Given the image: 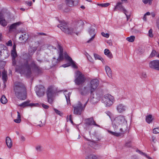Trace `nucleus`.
I'll use <instances>...</instances> for the list:
<instances>
[{
	"mask_svg": "<svg viewBox=\"0 0 159 159\" xmlns=\"http://www.w3.org/2000/svg\"><path fill=\"white\" fill-rule=\"evenodd\" d=\"M29 38V36L26 33H23L19 37V39L22 42H25Z\"/></svg>",
	"mask_w": 159,
	"mask_h": 159,
	"instance_id": "a211bd4d",
	"label": "nucleus"
},
{
	"mask_svg": "<svg viewBox=\"0 0 159 159\" xmlns=\"http://www.w3.org/2000/svg\"><path fill=\"white\" fill-rule=\"evenodd\" d=\"M11 55L12 57L13 64V65H15L16 64L15 62V58L17 56V54L16 51L14 50H12L11 52Z\"/></svg>",
	"mask_w": 159,
	"mask_h": 159,
	"instance_id": "a878e982",
	"label": "nucleus"
},
{
	"mask_svg": "<svg viewBox=\"0 0 159 159\" xmlns=\"http://www.w3.org/2000/svg\"><path fill=\"white\" fill-rule=\"evenodd\" d=\"M153 133L155 134L159 133V127L155 128L153 129Z\"/></svg>",
	"mask_w": 159,
	"mask_h": 159,
	"instance_id": "79ce46f5",
	"label": "nucleus"
},
{
	"mask_svg": "<svg viewBox=\"0 0 159 159\" xmlns=\"http://www.w3.org/2000/svg\"><path fill=\"white\" fill-rule=\"evenodd\" d=\"M0 101L2 103L5 104L7 103V100L5 96L4 95H3L0 99Z\"/></svg>",
	"mask_w": 159,
	"mask_h": 159,
	"instance_id": "473e14b6",
	"label": "nucleus"
},
{
	"mask_svg": "<svg viewBox=\"0 0 159 159\" xmlns=\"http://www.w3.org/2000/svg\"><path fill=\"white\" fill-rule=\"evenodd\" d=\"M36 150L39 151H40L41 150V147L40 146H38L36 147Z\"/></svg>",
	"mask_w": 159,
	"mask_h": 159,
	"instance_id": "052dcab7",
	"label": "nucleus"
},
{
	"mask_svg": "<svg viewBox=\"0 0 159 159\" xmlns=\"http://www.w3.org/2000/svg\"><path fill=\"white\" fill-rule=\"evenodd\" d=\"M101 34L103 36L107 38H108L109 36V34H105L103 32H102Z\"/></svg>",
	"mask_w": 159,
	"mask_h": 159,
	"instance_id": "de8ad7c7",
	"label": "nucleus"
},
{
	"mask_svg": "<svg viewBox=\"0 0 159 159\" xmlns=\"http://www.w3.org/2000/svg\"><path fill=\"white\" fill-rule=\"evenodd\" d=\"M89 32L90 36L91 37L87 42V43H90L95 38V29L92 27H91L89 29Z\"/></svg>",
	"mask_w": 159,
	"mask_h": 159,
	"instance_id": "ddd939ff",
	"label": "nucleus"
},
{
	"mask_svg": "<svg viewBox=\"0 0 159 159\" xmlns=\"http://www.w3.org/2000/svg\"><path fill=\"white\" fill-rule=\"evenodd\" d=\"M36 49L37 48L36 47H30L29 49L28 54L29 56H31L32 55Z\"/></svg>",
	"mask_w": 159,
	"mask_h": 159,
	"instance_id": "cd10ccee",
	"label": "nucleus"
},
{
	"mask_svg": "<svg viewBox=\"0 0 159 159\" xmlns=\"http://www.w3.org/2000/svg\"><path fill=\"white\" fill-rule=\"evenodd\" d=\"M23 72L21 71L20 73H24L27 76L30 75L33 72L39 74L42 73V69L33 60L26 61L23 66Z\"/></svg>",
	"mask_w": 159,
	"mask_h": 159,
	"instance_id": "f257e3e1",
	"label": "nucleus"
},
{
	"mask_svg": "<svg viewBox=\"0 0 159 159\" xmlns=\"http://www.w3.org/2000/svg\"><path fill=\"white\" fill-rule=\"evenodd\" d=\"M142 77L144 78H146L147 76L146 74L145 73H143L142 74Z\"/></svg>",
	"mask_w": 159,
	"mask_h": 159,
	"instance_id": "338daca9",
	"label": "nucleus"
},
{
	"mask_svg": "<svg viewBox=\"0 0 159 159\" xmlns=\"http://www.w3.org/2000/svg\"><path fill=\"white\" fill-rule=\"evenodd\" d=\"M156 54V52L155 50H152L151 53L149 57H152L155 56Z\"/></svg>",
	"mask_w": 159,
	"mask_h": 159,
	"instance_id": "37998d69",
	"label": "nucleus"
},
{
	"mask_svg": "<svg viewBox=\"0 0 159 159\" xmlns=\"http://www.w3.org/2000/svg\"><path fill=\"white\" fill-rule=\"evenodd\" d=\"M7 44L8 46H11L12 45L11 41V40L8 41L7 43Z\"/></svg>",
	"mask_w": 159,
	"mask_h": 159,
	"instance_id": "13d9d810",
	"label": "nucleus"
},
{
	"mask_svg": "<svg viewBox=\"0 0 159 159\" xmlns=\"http://www.w3.org/2000/svg\"><path fill=\"white\" fill-rule=\"evenodd\" d=\"M104 54L107 56L110 59H111L113 57V56L112 53L110 52L109 50L107 49H106L104 51Z\"/></svg>",
	"mask_w": 159,
	"mask_h": 159,
	"instance_id": "bb28decb",
	"label": "nucleus"
},
{
	"mask_svg": "<svg viewBox=\"0 0 159 159\" xmlns=\"http://www.w3.org/2000/svg\"><path fill=\"white\" fill-rule=\"evenodd\" d=\"M99 84V81L97 79H93L91 80L90 84H88V86L90 89L91 93L95 91L98 87Z\"/></svg>",
	"mask_w": 159,
	"mask_h": 159,
	"instance_id": "1a4fd4ad",
	"label": "nucleus"
},
{
	"mask_svg": "<svg viewBox=\"0 0 159 159\" xmlns=\"http://www.w3.org/2000/svg\"><path fill=\"white\" fill-rule=\"evenodd\" d=\"M114 98L113 96L109 94H105L102 98V101L107 106H110L113 103Z\"/></svg>",
	"mask_w": 159,
	"mask_h": 159,
	"instance_id": "0eeeda50",
	"label": "nucleus"
},
{
	"mask_svg": "<svg viewBox=\"0 0 159 159\" xmlns=\"http://www.w3.org/2000/svg\"><path fill=\"white\" fill-rule=\"evenodd\" d=\"M113 126L116 130L119 129L121 132L125 130L127 128V121L125 117L120 115L116 117L113 122Z\"/></svg>",
	"mask_w": 159,
	"mask_h": 159,
	"instance_id": "7ed1b4c3",
	"label": "nucleus"
},
{
	"mask_svg": "<svg viewBox=\"0 0 159 159\" xmlns=\"http://www.w3.org/2000/svg\"><path fill=\"white\" fill-rule=\"evenodd\" d=\"M88 102V100L86 101L84 104L83 106L80 101L78 102L76 104L73 105L72 107L74 108V113L77 115H80L84 111Z\"/></svg>",
	"mask_w": 159,
	"mask_h": 159,
	"instance_id": "20e7f679",
	"label": "nucleus"
},
{
	"mask_svg": "<svg viewBox=\"0 0 159 159\" xmlns=\"http://www.w3.org/2000/svg\"><path fill=\"white\" fill-rule=\"evenodd\" d=\"M75 74L74 82L75 84L80 85L83 84L86 80V78L84 75L78 70L75 72Z\"/></svg>",
	"mask_w": 159,
	"mask_h": 159,
	"instance_id": "39448f33",
	"label": "nucleus"
},
{
	"mask_svg": "<svg viewBox=\"0 0 159 159\" xmlns=\"http://www.w3.org/2000/svg\"><path fill=\"white\" fill-rule=\"evenodd\" d=\"M42 106L45 109H47L49 107L48 105H45L43 103H42Z\"/></svg>",
	"mask_w": 159,
	"mask_h": 159,
	"instance_id": "4d7b16f0",
	"label": "nucleus"
},
{
	"mask_svg": "<svg viewBox=\"0 0 159 159\" xmlns=\"http://www.w3.org/2000/svg\"><path fill=\"white\" fill-rule=\"evenodd\" d=\"M150 15H151L152 17H154L155 15V14L154 12H152L151 13Z\"/></svg>",
	"mask_w": 159,
	"mask_h": 159,
	"instance_id": "774afa93",
	"label": "nucleus"
},
{
	"mask_svg": "<svg viewBox=\"0 0 159 159\" xmlns=\"http://www.w3.org/2000/svg\"><path fill=\"white\" fill-rule=\"evenodd\" d=\"M67 92L66 90L64 92V94L65 96V97L66 99V101H67V104L68 105H71L70 103V95L71 94V93L69 92L67 94H66V92Z\"/></svg>",
	"mask_w": 159,
	"mask_h": 159,
	"instance_id": "4be33fe9",
	"label": "nucleus"
},
{
	"mask_svg": "<svg viewBox=\"0 0 159 159\" xmlns=\"http://www.w3.org/2000/svg\"><path fill=\"white\" fill-rule=\"evenodd\" d=\"M58 47H59L58 49L59 50V53H63V49L61 47V46L59 45Z\"/></svg>",
	"mask_w": 159,
	"mask_h": 159,
	"instance_id": "864d4df0",
	"label": "nucleus"
},
{
	"mask_svg": "<svg viewBox=\"0 0 159 159\" xmlns=\"http://www.w3.org/2000/svg\"><path fill=\"white\" fill-rule=\"evenodd\" d=\"M17 119H15L14 120V121L16 123H20L21 121L20 120V113L18 111H17Z\"/></svg>",
	"mask_w": 159,
	"mask_h": 159,
	"instance_id": "f704fd0d",
	"label": "nucleus"
},
{
	"mask_svg": "<svg viewBox=\"0 0 159 159\" xmlns=\"http://www.w3.org/2000/svg\"><path fill=\"white\" fill-rule=\"evenodd\" d=\"M64 56L65 58L70 62V61H72V58L70 57L66 53L65 54Z\"/></svg>",
	"mask_w": 159,
	"mask_h": 159,
	"instance_id": "58836bf2",
	"label": "nucleus"
},
{
	"mask_svg": "<svg viewBox=\"0 0 159 159\" xmlns=\"http://www.w3.org/2000/svg\"><path fill=\"white\" fill-rule=\"evenodd\" d=\"M6 142L7 147L9 148H11L12 146V142L11 138L7 137L6 139Z\"/></svg>",
	"mask_w": 159,
	"mask_h": 159,
	"instance_id": "412c9836",
	"label": "nucleus"
},
{
	"mask_svg": "<svg viewBox=\"0 0 159 159\" xmlns=\"http://www.w3.org/2000/svg\"><path fill=\"white\" fill-rule=\"evenodd\" d=\"M145 51V49L143 48H142L141 49L140 51V53H141V54L143 53Z\"/></svg>",
	"mask_w": 159,
	"mask_h": 159,
	"instance_id": "0e129e2a",
	"label": "nucleus"
},
{
	"mask_svg": "<svg viewBox=\"0 0 159 159\" xmlns=\"http://www.w3.org/2000/svg\"><path fill=\"white\" fill-rule=\"evenodd\" d=\"M125 146L127 147H131V143L130 142H128L126 143L125 144Z\"/></svg>",
	"mask_w": 159,
	"mask_h": 159,
	"instance_id": "8fccbe9b",
	"label": "nucleus"
},
{
	"mask_svg": "<svg viewBox=\"0 0 159 159\" xmlns=\"http://www.w3.org/2000/svg\"><path fill=\"white\" fill-rule=\"evenodd\" d=\"M107 131L109 133L112 135L118 137L120 136L121 134V133L119 132H113L110 130H108Z\"/></svg>",
	"mask_w": 159,
	"mask_h": 159,
	"instance_id": "2f4dec72",
	"label": "nucleus"
},
{
	"mask_svg": "<svg viewBox=\"0 0 159 159\" xmlns=\"http://www.w3.org/2000/svg\"><path fill=\"white\" fill-rule=\"evenodd\" d=\"M78 89L82 95H87L90 92V89L88 85L84 87H80L78 88Z\"/></svg>",
	"mask_w": 159,
	"mask_h": 159,
	"instance_id": "9b49d317",
	"label": "nucleus"
},
{
	"mask_svg": "<svg viewBox=\"0 0 159 159\" xmlns=\"http://www.w3.org/2000/svg\"><path fill=\"white\" fill-rule=\"evenodd\" d=\"M156 24L157 27L159 30V17L157 20Z\"/></svg>",
	"mask_w": 159,
	"mask_h": 159,
	"instance_id": "5fc2aeb1",
	"label": "nucleus"
},
{
	"mask_svg": "<svg viewBox=\"0 0 159 159\" xmlns=\"http://www.w3.org/2000/svg\"><path fill=\"white\" fill-rule=\"evenodd\" d=\"M70 66V64L69 63H66L65 64H63L62 65V66L64 67H68Z\"/></svg>",
	"mask_w": 159,
	"mask_h": 159,
	"instance_id": "bf43d9fd",
	"label": "nucleus"
},
{
	"mask_svg": "<svg viewBox=\"0 0 159 159\" xmlns=\"http://www.w3.org/2000/svg\"><path fill=\"white\" fill-rule=\"evenodd\" d=\"M116 109L119 112L121 113L125 111L126 107L122 104H120L117 106Z\"/></svg>",
	"mask_w": 159,
	"mask_h": 159,
	"instance_id": "f3484780",
	"label": "nucleus"
},
{
	"mask_svg": "<svg viewBox=\"0 0 159 159\" xmlns=\"http://www.w3.org/2000/svg\"><path fill=\"white\" fill-rule=\"evenodd\" d=\"M88 56H87V57L88 58V59L89 61L91 62H93V60L92 57L89 55L88 53H87Z\"/></svg>",
	"mask_w": 159,
	"mask_h": 159,
	"instance_id": "c03bdc74",
	"label": "nucleus"
},
{
	"mask_svg": "<svg viewBox=\"0 0 159 159\" xmlns=\"http://www.w3.org/2000/svg\"><path fill=\"white\" fill-rule=\"evenodd\" d=\"M122 3L120 2H117L114 9V11H116L118 10L120 11L125 12L126 10L123 7L122 5Z\"/></svg>",
	"mask_w": 159,
	"mask_h": 159,
	"instance_id": "2eb2a0df",
	"label": "nucleus"
},
{
	"mask_svg": "<svg viewBox=\"0 0 159 159\" xmlns=\"http://www.w3.org/2000/svg\"><path fill=\"white\" fill-rule=\"evenodd\" d=\"M78 23L79 24V25H82V26L83 25V22L81 20H79L78 21Z\"/></svg>",
	"mask_w": 159,
	"mask_h": 159,
	"instance_id": "680f3d73",
	"label": "nucleus"
},
{
	"mask_svg": "<svg viewBox=\"0 0 159 159\" xmlns=\"http://www.w3.org/2000/svg\"><path fill=\"white\" fill-rule=\"evenodd\" d=\"M107 43L109 44L110 46H112V42L111 40H108L107 42Z\"/></svg>",
	"mask_w": 159,
	"mask_h": 159,
	"instance_id": "69168bd1",
	"label": "nucleus"
},
{
	"mask_svg": "<svg viewBox=\"0 0 159 159\" xmlns=\"http://www.w3.org/2000/svg\"><path fill=\"white\" fill-rule=\"evenodd\" d=\"M59 60H62L63 59V53H59Z\"/></svg>",
	"mask_w": 159,
	"mask_h": 159,
	"instance_id": "09e8293b",
	"label": "nucleus"
},
{
	"mask_svg": "<svg viewBox=\"0 0 159 159\" xmlns=\"http://www.w3.org/2000/svg\"><path fill=\"white\" fill-rule=\"evenodd\" d=\"M105 69L106 73L108 77L110 78H111L112 77V71L110 68L108 66H106Z\"/></svg>",
	"mask_w": 159,
	"mask_h": 159,
	"instance_id": "5701e85b",
	"label": "nucleus"
},
{
	"mask_svg": "<svg viewBox=\"0 0 159 159\" xmlns=\"http://www.w3.org/2000/svg\"><path fill=\"white\" fill-rule=\"evenodd\" d=\"M102 158L99 156H97L96 155L90 154L87 156L86 159H101Z\"/></svg>",
	"mask_w": 159,
	"mask_h": 159,
	"instance_id": "b1692460",
	"label": "nucleus"
},
{
	"mask_svg": "<svg viewBox=\"0 0 159 159\" xmlns=\"http://www.w3.org/2000/svg\"><path fill=\"white\" fill-rule=\"evenodd\" d=\"M3 55L5 58H7L9 56V51L7 50V47L6 49H3Z\"/></svg>",
	"mask_w": 159,
	"mask_h": 159,
	"instance_id": "c756f323",
	"label": "nucleus"
},
{
	"mask_svg": "<svg viewBox=\"0 0 159 159\" xmlns=\"http://www.w3.org/2000/svg\"><path fill=\"white\" fill-rule=\"evenodd\" d=\"M153 0H142L144 4H148L149 5H151L152 3V2Z\"/></svg>",
	"mask_w": 159,
	"mask_h": 159,
	"instance_id": "c9c22d12",
	"label": "nucleus"
},
{
	"mask_svg": "<svg viewBox=\"0 0 159 159\" xmlns=\"http://www.w3.org/2000/svg\"><path fill=\"white\" fill-rule=\"evenodd\" d=\"M46 93L48 102L49 103L52 104L55 95V92L53 88L51 87H49L47 89Z\"/></svg>",
	"mask_w": 159,
	"mask_h": 159,
	"instance_id": "6e6552de",
	"label": "nucleus"
},
{
	"mask_svg": "<svg viewBox=\"0 0 159 159\" xmlns=\"http://www.w3.org/2000/svg\"><path fill=\"white\" fill-rule=\"evenodd\" d=\"M53 109L56 113H57V114L60 116H61V115L62 114V113L60 111L58 110L57 109L54 108Z\"/></svg>",
	"mask_w": 159,
	"mask_h": 159,
	"instance_id": "49530a36",
	"label": "nucleus"
},
{
	"mask_svg": "<svg viewBox=\"0 0 159 159\" xmlns=\"http://www.w3.org/2000/svg\"><path fill=\"white\" fill-rule=\"evenodd\" d=\"M86 123L89 125H95L98 126L94 121L93 118H88L86 120Z\"/></svg>",
	"mask_w": 159,
	"mask_h": 159,
	"instance_id": "6ab92c4d",
	"label": "nucleus"
},
{
	"mask_svg": "<svg viewBox=\"0 0 159 159\" xmlns=\"http://www.w3.org/2000/svg\"><path fill=\"white\" fill-rule=\"evenodd\" d=\"M6 47L4 45L2 44H0V55H1V53H2V50H3V49H6Z\"/></svg>",
	"mask_w": 159,
	"mask_h": 159,
	"instance_id": "a19ab883",
	"label": "nucleus"
},
{
	"mask_svg": "<svg viewBox=\"0 0 159 159\" xmlns=\"http://www.w3.org/2000/svg\"><path fill=\"white\" fill-rule=\"evenodd\" d=\"M110 5L109 3H106L101 4H98L97 5L102 7H107Z\"/></svg>",
	"mask_w": 159,
	"mask_h": 159,
	"instance_id": "4c0bfd02",
	"label": "nucleus"
},
{
	"mask_svg": "<svg viewBox=\"0 0 159 159\" xmlns=\"http://www.w3.org/2000/svg\"><path fill=\"white\" fill-rule=\"evenodd\" d=\"M94 57L96 60L98 59L101 61L103 60L102 58L99 55L97 54H94Z\"/></svg>",
	"mask_w": 159,
	"mask_h": 159,
	"instance_id": "e433bc0d",
	"label": "nucleus"
},
{
	"mask_svg": "<svg viewBox=\"0 0 159 159\" xmlns=\"http://www.w3.org/2000/svg\"><path fill=\"white\" fill-rule=\"evenodd\" d=\"M70 63L72 65V66L74 68L76 69L78 68L77 66L75 64V62L72 60V61H70Z\"/></svg>",
	"mask_w": 159,
	"mask_h": 159,
	"instance_id": "a18cd8bd",
	"label": "nucleus"
},
{
	"mask_svg": "<svg viewBox=\"0 0 159 159\" xmlns=\"http://www.w3.org/2000/svg\"><path fill=\"white\" fill-rule=\"evenodd\" d=\"M14 91L16 96L20 99H26V89L24 84L19 82H16L14 86Z\"/></svg>",
	"mask_w": 159,
	"mask_h": 159,
	"instance_id": "f03ea898",
	"label": "nucleus"
},
{
	"mask_svg": "<svg viewBox=\"0 0 159 159\" xmlns=\"http://www.w3.org/2000/svg\"><path fill=\"white\" fill-rule=\"evenodd\" d=\"M35 90L37 95L39 97L43 96L45 93L44 87L41 85L35 87Z\"/></svg>",
	"mask_w": 159,
	"mask_h": 159,
	"instance_id": "9d476101",
	"label": "nucleus"
},
{
	"mask_svg": "<svg viewBox=\"0 0 159 159\" xmlns=\"http://www.w3.org/2000/svg\"><path fill=\"white\" fill-rule=\"evenodd\" d=\"M0 25L3 26H6L7 25V23L6 20L4 17L3 14L0 12Z\"/></svg>",
	"mask_w": 159,
	"mask_h": 159,
	"instance_id": "dca6fc26",
	"label": "nucleus"
},
{
	"mask_svg": "<svg viewBox=\"0 0 159 159\" xmlns=\"http://www.w3.org/2000/svg\"><path fill=\"white\" fill-rule=\"evenodd\" d=\"M125 12H124V13H125L126 16L127 20H128L130 18V13L128 12L127 11Z\"/></svg>",
	"mask_w": 159,
	"mask_h": 159,
	"instance_id": "ea45409f",
	"label": "nucleus"
},
{
	"mask_svg": "<svg viewBox=\"0 0 159 159\" xmlns=\"http://www.w3.org/2000/svg\"><path fill=\"white\" fill-rule=\"evenodd\" d=\"M149 65L151 68L159 70V60H153L150 61Z\"/></svg>",
	"mask_w": 159,
	"mask_h": 159,
	"instance_id": "f8f14e48",
	"label": "nucleus"
},
{
	"mask_svg": "<svg viewBox=\"0 0 159 159\" xmlns=\"http://www.w3.org/2000/svg\"><path fill=\"white\" fill-rule=\"evenodd\" d=\"M20 24V22H18L12 24L9 27V31L11 32L12 30L16 29L17 26Z\"/></svg>",
	"mask_w": 159,
	"mask_h": 159,
	"instance_id": "393cba45",
	"label": "nucleus"
},
{
	"mask_svg": "<svg viewBox=\"0 0 159 159\" xmlns=\"http://www.w3.org/2000/svg\"><path fill=\"white\" fill-rule=\"evenodd\" d=\"M66 2L69 5H72L73 4L74 1V0H66Z\"/></svg>",
	"mask_w": 159,
	"mask_h": 159,
	"instance_id": "3c124183",
	"label": "nucleus"
},
{
	"mask_svg": "<svg viewBox=\"0 0 159 159\" xmlns=\"http://www.w3.org/2000/svg\"><path fill=\"white\" fill-rule=\"evenodd\" d=\"M57 27L60 28L65 33L73 35L74 33L76 34L77 35L78 33L75 29L71 27L66 26V23L61 24L58 25Z\"/></svg>",
	"mask_w": 159,
	"mask_h": 159,
	"instance_id": "423d86ee",
	"label": "nucleus"
},
{
	"mask_svg": "<svg viewBox=\"0 0 159 159\" xmlns=\"http://www.w3.org/2000/svg\"><path fill=\"white\" fill-rule=\"evenodd\" d=\"M7 72L5 70H4L2 72V79L4 83L7 81Z\"/></svg>",
	"mask_w": 159,
	"mask_h": 159,
	"instance_id": "7c9ffc66",
	"label": "nucleus"
},
{
	"mask_svg": "<svg viewBox=\"0 0 159 159\" xmlns=\"http://www.w3.org/2000/svg\"><path fill=\"white\" fill-rule=\"evenodd\" d=\"M80 136L79 134H75V135L74 139L75 140L78 139H80Z\"/></svg>",
	"mask_w": 159,
	"mask_h": 159,
	"instance_id": "6e6d98bb",
	"label": "nucleus"
},
{
	"mask_svg": "<svg viewBox=\"0 0 159 159\" xmlns=\"http://www.w3.org/2000/svg\"><path fill=\"white\" fill-rule=\"evenodd\" d=\"M154 120V117L151 115H149L146 116V121L148 124L152 123Z\"/></svg>",
	"mask_w": 159,
	"mask_h": 159,
	"instance_id": "aec40b11",
	"label": "nucleus"
},
{
	"mask_svg": "<svg viewBox=\"0 0 159 159\" xmlns=\"http://www.w3.org/2000/svg\"><path fill=\"white\" fill-rule=\"evenodd\" d=\"M152 142H153V143H155L157 141V139H156V138L155 137H152Z\"/></svg>",
	"mask_w": 159,
	"mask_h": 159,
	"instance_id": "e2e57ef3",
	"label": "nucleus"
},
{
	"mask_svg": "<svg viewBox=\"0 0 159 159\" xmlns=\"http://www.w3.org/2000/svg\"><path fill=\"white\" fill-rule=\"evenodd\" d=\"M30 100L27 101L20 104L19 105V106L24 107L27 106L30 107L38 106L39 105L38 103H30Z\"/></svg>",
	"mask_w": 159,
	"mask_h": 159,
	"instance_id": "4468645a",
	"label": "nucleus"
},
{
	"mask_svg": "<svg viewBox=\"0 0 159 159\" xmlns=\"http://www.w3.org/2000/svg\"><path fill=\"white\" fill-rule=\"evenodd\" d=\"M135 37L134 36H131L126 38V40L129 42H133L135 40Z\"/></svg>",
	"mask_w": 159,
	"mask_h": 159,
	"instance_id": "72a5a7b5",
	"label": "nucleus"
},
{
	"mask_svg": "<svg viewBox=\"0 0 159 159\" xmlns=\"http://www.w3.org/2000/svg\"><path fill=\"white\" fill-rule=\"evenodd\" d=\"M88 100V101L89 100V101L93 104L95 103L98 101V99H97L96 98H95L92 95L91 96L89 99H88L87 101Z\"/></svg>",
	"mask_w": 159,
	"mask_h": 159,
	"instance_id": "c85d7f7f",
	"label": "nucleus"
},
{
	"mask_svg": "<svg viewBox=\"0 0 159 159\" xmlns=\"http://www.w3.org/2000/svg\"><path fill=\"white\" fill-rule=\"evenodd\" d=\"M148 34L149 35L150 37H153L152 31L151 29L149 30Z\"/></svg>",
	"mask_w": 159,
	"mask_h": 159,
	"instance_id": "603ef678",
	"label": "nucleus"
}]
</instances>
